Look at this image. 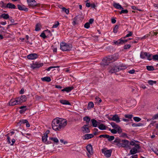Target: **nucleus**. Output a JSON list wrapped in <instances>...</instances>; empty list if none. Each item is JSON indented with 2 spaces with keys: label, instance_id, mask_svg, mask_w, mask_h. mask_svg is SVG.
Wrapping results in <instances>:
<instances>
[{
  "label": "nucleus",
  "instance_id": "nucleus-2",
  "mask_svg": "<svg viewBox=\"0 0 158 158\" xmlns=\"http://www.w3.org/2000/svg\"><path fill=\"white\" fill-rule=\"evenodd\" d=\"M116 60V59H114L113 56H109L103 59L102 65L103 66L108 65L109 63L114 61Z\"/></svg>",
  "mask_w": 158,
  "mask_h": 158
},
{
  "label": "nucleus",
  "instance_id": "nucleus-8",
  "mask_svg": "<svg viewBox=\"0 0 158 158\" xmlns=\"http://www.w3.org/2000/svg\"><path fill=\"white\" fill-rule=\"evenodd\" d=\"M102 152L107 157H109L111 156L112 151L111 150H106V148H104L102 149Z\"/></svg>",
  "mask_w": 158,
  "mask_h": 158
},
{
  "label": "nucleus",
  "instance_id": "nucleus-51",
  "mask_svg": "<svg viewBox=\"0 0 158 158\" xmlns=\"http://www.w3.org/2000/svg\"><path fill=\"white\" fill-rule=\"evenodd\" d=\"M95 99H96V102L98 103H100L102 101L101 99H100L98 97H96L95 98Z\"/></svg>",
  "mask_w": 158,
  "mask_h": 158
},
{
  "label": "nucleus",
  "instance_id": "nucleus-39",
  "mask_svg": "<svg viewBox=\"0 0 158 158\" xmlns=\"http://www.w3.org/2000/svg\"><path fill=\"white\" fill-rule=\"evenodd\" d=\"M152 55L147 53V55L146 57H147V59L149 60H151L152 59Z\"/></svg>",
  "mask_w": 158,
  "mask_h": 158
},
{
  "label": "nucleus",
  "instance_id": "nucleus-16",
  "mask_svg": "<svg viewBox=\"0 0 158 158\" xmlns=\"http://www.w3.org/2000/svg\"><path fill=\"white\" fill-rule=\"evenodd\" d=\"M92 125L94 127H96L98 126L99 122L97 121L96 120L93 119L91 120Z\"/></svg>",
  "mask_w": 158,
  "mask_h": 158
},
{
  "label": "nucleus",
  "instance_id": "nucleus-37",
  "mask_svg": "<svg viewBox=\"0 0 158 158\" xmlns=\"http://www.w3.org/2000/svg\"><path fill=\"white\" fill-rule=\"evenodd\" d=\"M146 68L148 71H152L154 70V67L152 66H146Z\"/></svg>",
  "mask_w": 158,
  "mask_h": 158
},
{
  "label": "nucleus",
  "instance_id": "nucleus-6",
  "mask_svg": "<svg viewBox=\"0 0 158 158\" xmlns=\"http://www.w3.org/2000/svg\"><path fill=\"white\" fill-rule=\"evenodd\" d=\"M86 149L88 152L87 153V156L89 158H90L91 156L93 154L92 146L90 144H88L86 146Z\"/></svg>",
  "mask_w": 158,
  "mask_h": 158
},
{
  "label": "nucleus",
  "instance_id": "nucleus-14",
  "mask_svg": "<svg viewBox=\"0 0 158 158\" xmlns=\"http://www.w3.org/2000/svg\"><path fill=\"white\" fill-rule=\"evenodd\" d=\"M38 57V55L36 53H32L29 54L27 56L28 59L31 60H34Z\"/></svg>",
  "mask_w": 158,
  "mask_h": 158
},
{
  "label": "nucleus",
  "instance_id": "nucleus-9",
  "mask_svg": "<svg viewBox=\"0 0 158 158\" xmlns=\"http://www.w3.org/2000/svg\"><path fill=\"white\" fill-rule=\"evenodd\" d=\"M28 6L29 7L34 8L37 6V3L35 0H27Z\"/></svg>",
  "mask_w": 158,
  "mask_h": 158
},
{
  "label": "nucleus",
  "instance_id": "nucleus-63",
  "mask_svg": "<svg viewBox=\"0 0 158 158\" xmlns=\"http://www.w3.org/2000/svg\"><path fill=\"white\" fill-rule=\"evenodd\" d=\"M111 132L113 134H116L117 133V131L116 129H112L111 130Z\"/></svg>",
  "mask_w": 158,
  "mask_h": 158
},
{
  "label": "nucleus",
  "instance_id": "nucleus-34",
  "mask_svg": "<svg viewBox=\"0 0 158 158\" xmlns=\"http://www.w3.org/2000/svg\"><path fill=\"white\" fill-rule=\"evenodd\" d=\"M9 16L8 14H2L0 16V18L2 17L4 19H7L9 18Z\"/></svg>",
  "mask_w": 158,
  "mask_h": 158
},
{
  "label": "nucleus",
  "instance_id": "nucleus-44",
  "mask_svg": "<svg viewBox=\"0 0 158 158\" xmlns=\"http://www.w3.org/2000/svg\"><path fill=\"white\" fill-rule=\"evenodd\" d=\"M94 106V104L92 102H90L88 104V108H92Z\"/></svg>",
  "mask_w": 158,
  "mask_h": 158
},
{
  "label": "nucleus",
  "instance_id": "nucleus-3",
  "mask_svg": "<svg viewBox=\"0 0 158 158\" xmlns=\"http://www.w3.org/2000/svg\"><path fill=\"white\" fill-rule=\"evenodd\" d=\"M60 49L63 51H70L72 48V45L64 42H62L60 44Z\"/></svg>",
  "mask_w": 158,
  "mask_h": 158
},
{
  "label": "nucleus",
  "instance_id": "nucleus-19",
  "mask_svg": "<svg viewBox=\"0 0 158 158\" xmlns=\"http://www.w3.org/2000/svg\"><path fill=\"white\" fill-rule=\"evenodd\" d=\"M14 133L15 132L14 131H11L6 135V136L7 137V140L8 143L10 144L11 143L10 141V138L9 137V136H11L13 135Z\"/></svg>",
  "mask_w": 158,
  "mask_h": 158
},
{
  "label": "nucleus",
  "instance_id": "nucleus-46",
  "mask_svg": "<svg viewBox=\"0 0 158 158\" xmlns=\"http://www.w3.org/2000/svg\"><path fill=\"white\" fill-rule=\"evenodd\" d=\"M152 59L154 60L158 61V55L156 54L152 56Z\"/></svg>",
  "mask_w": 158,
  "mask_h": 158
},
{
  "label": "nucleus",
  "instance_id": "nucleus-54",
  "mask_svg": "<svg viewBox=\"0 0 158 158\" xmlns=\"http://www.w3.org/2000/svg\"><path fill=\"white\" fill-rule=\"evenodd\" d=\"M59 67V66H51V67H49L46 70H47L48 71H50L51 69H53L54 68H58Z\"/></svg>",
  "mask_w": 158,
  "mask_h": 158
},
{
  "label": "nucleus",
  "instance_id": "nucleus-4",
  "mask_svg": "<svg viewBox=\"0 0 158 158\" xmlns=\"http://www.w3.org/2000/svg\"><path fill=\"white\" fill-rule=\"evenodd\" d=\"M118 69V68L117 65H113L110 66L108 68L109 72L110 73H113L119 71Z\"/></svg>",
  "mask_w": 158,
  "mask_h": 158
},
{
  "label": "nucleus",
  "instance_id": "nucleus-5",
  "mask_svg": "<svg viewBox=\"0 0 158 158\" xmlns=\"http://www.w3.org/2000/svg\"><path fill=\"white\" fill-rule=\"evenodd\" d=\"M121 144V147L129 149L131 148V147L129 146V141L128 140H122Z\"/></svg>",
  "mask_w": 158,
  "mask_h": 158
},
{
  "label": "nucleus",
  "instance_id": "nucleus-64",
  "mask_svg": "<svg viewBox=\"0 0 158 158\" xmlns=\"http://www.w3.org/2000/svg\"><path fill=\"white\" fill-rule=\"evenodd\" d=\"M141 123H139L138 124H137L136 123H133L132 124V126L133 127H137V126H141Z\"/></svg>",
  "mask_w": 158,
  "mask_h": 158
},
{
  "label": "nucleus",
  "instance_id": "nucleus-18",
  "mask_svg": "<svg viewBox=\"0 0 158 158\" xmlns=\"http://www.w3.org/2000/svg\"><path fill=\"white\" fill-rule=\"evenodd\" d=\"M18 8L20 10H23L27 11L28 10V8L24 6H22L18 5H17Z\"/></svg>",
  "mask_w": 158,
  "mask_h": 158
},
{
  "label": "nucleus",
  "instance_id": "nucleus-57",
  "mask_svg": "<svg viewBox=\"0 0 158 158\" xmlns=\"http://www.w3.org/2000/svg\"><path fill=\"white\" fill-rule=\"evenodd\" d=\"M131 46L130 44L125 45L124 46V48L125 49L130 48Z\"/></svg>",
  "mask_w": 158,
  "mask_h": 158
},
{
  "label": "nucleus",
  "instance_id": "nucleus-22",
  "mask_svg": "<svg viewBox=\"0 0 158 158\" xmlns=\"http://www.w3.org/2000/svg\"><path fill=\"white\" fill-rule=\"evenodd\" d=\"M117 66L118 68H119V69H118L119 71L120 70H124L127 68L126 66L123 64H121L119 65H117Z\"/></svg>",
  "mask_w": 158,
  "mask_h": 158
},
{
  "label": "nucleus",
  "instance_id": "nucleus-48",
  "mask_svg": "<svg viewBox=\"0 0 158 158\" xmlns=\"http://www.w3.org/2000/svg\"><path fill=\"white\" fill-rule=\"evenodd\" d=\"M125 118L129 119H131L133 117V115L132 114H127L124 115Z\"/></svg>",
  "mask_w": 158,
  "mask_h": 158
},
{
  "label": "nucleus",
  "instance_id": "nucleus-62",
  "mask_svg": "<svg viewBox=\"0 0 158 158\" xmlns=\"http://www.w3.org/2000/svg\"><path fill=\"white\" fill-rule=\"evenodd\" d=\"M152 150L155 154L158 156V150L156 149L154 150L153 148H152Z\"/></svg>",
  "mask_w": 158,
  "mask_h": 158
},
{
  "label": "nucleus",
  "instance_id": "nucleus-49",
  "mask_svg": "<svg viewBox=\"0 0 158 158\" xmlns=\"http://www.w3.org/2000/svg\"><path fill=\"white\" fill-rule=\"evenodd\" d=\"M59 25V23L58 22H56L55 24L53 25L52 28H56L58 27V26Z\"/></svg>",
  "mask_w": 158,
  "mask_h": 158
},
{
  "label": "nucleus",
  "instance_id": "nucleus-50",
  "mask_svg": "<svg viewBox=\"0 0 158 158\" xmlns=\"http://www.w3.org/2000/svg\"><path fill=\"white\" fill-rule=\"evenodd\" d=\"M120 11V14L122 13L127 14L128 13V11L127 10H122Z\"/></svg>",
  "mask_w": 158,
  "mask_h": 158
},
{
  "label": "nucleus",
  "instance_id": "nucleus-61",
  "mask_svg": "<svg viewBox=\"0 0 158 158\" xmlns=\"http://www.w3.org/2000/svg\"><path fill=\"white\" fill-rule=\"evenodd\" d=\"M134 146L135 147L134 148H135L136 149H137H137H139L140 148V146L139 144H135Z\"/></svg>",
  "mask_w": 158,
  "mask_h": 158
},
{
  "label": "nucleus",
  "instance_id": "nucleus-36",
  "mask_svg": "<svg viewBox=\"0 0 158 158\" xmlns=\"http://www.w3.org/2000/svg\"><path fill=\"white\" fill-rule=\"evenodd\" d=\"M27 120L26 119H22L20 120L19 122L18 123V125H21L22 123H26L27 122Z\"/></svg>",
  "mask_w": 158,
  "mask_h": 158
},
{
  "label": "nucleus",
  "instance_id": "nucleus-10",
  "mask_svg": "<svg viewBox=\"0 0 158 158\" xmlns=\"http://www.w3.org/2000/svg\"><path fill=\"white\" fill-rule=\"evenodd\" d=\"M16 99L18 104H20L26 100V97L24 95H22L20 97L16 98Z\"/></svg>",
  "mask_w": 158,
  "mask_h": 158
},
{
  "label": "nucleus",
  "instance_id": "nucleus-38",
  "mask_svg": "<svg viewBox=\"0 0 158 158\" xmlns=\"http://www.w3.org/2000/svg\"><path fill=\"white\" fill-rule=\"evenodd\" d=\"M107 136H108L107 138L108 139V140L109 141L113 140L114 139V137L113 136H110L108 135H107Z\"/></svg>",
  "mask_w": 158,
  "mask_h": 158
},
{
  "label": "nucleus",
  "instance_id": "nucleus-33",
  "mask_svg": "<svg viewBox=\"0 0 158 158\" xmlns=\"http://www.w3.org/2000/svg\"><path fill=\"white\" fill-rule=\"evenodd\" d=\"M147 55V52H141L140 54V57L142 59H144Z\"/></svg>",
  "mask_w": 158,
  "mask_h": 158
},
{
  "label": "nucleus",
  "instance_id": "nucleus-56",
  "mask_svg": "<svg viewBox=\"0 0 158 158\" xmlns=\"http://www.w3.org/2000/svg\"><path fill=\"white\" fill-rule=\"evenodd\" d=\"M157 34V32H155L153 31H151L150 32V34L152 36H154V35H156Z\"/></svg>",
  "mask_w": 158,
  "mask_h": 158
},
{
  "label": "nucleus",
  "instance_id": "nucleus-43",
  "mask_svg": "<svg viewBox=\"0 0 158 158\" xmlns=\"http://www.w3.org/2000/svg\"><path fill=\"white\" fill-rule=\"evenodd\" d=\"M129 33L127 34L125 36L123 37L124 39H125L127 37H129L131 36L133 34V33L131 31H128Z\"/></svg>",
  "mask_w": 158,
  "mask_h": 158
},
{
  "label": "nucleus",
  "instance_id": "nucleus-25",
  "mask_svg": "<svg viewBox=\"0 0 158 158\" xmlns=\"http://www.w3.org/2000/svg\"><path fill=\"white\" fill-rule=\"evenodd\" d=\"M98 127L101 130H105L106 129V127L104 124H100V123L98 125Z\"/></svg>",
  "mask_w": 158,
  "mask_h": 158
},
{
  "label": "nucleus",
  "instance_id": "nucleus-15",
  "mask_svg": "<svg viewBox=\"0 0 158 158\" xmlns=\"http://www.w3.org/2000/svg\"><path fill=\"white\" fill-rule=\"evenodd\" d=\"M94 137V135L93 134H86L84 135V138L83 139L84 140H88L91 139Z\"/></svg>",
  "mask_w": 158,
  "mask_h": 158
},
{
  "label": "nucleus",
  "instance_id": "nucleus-40",
  "mask_svg": "<svg viewBox=\"0 0 158 158\" xmlns=\"http://www.w3.org/2000/svg\"><path fill=\"white\" fill-rule=\"evenodd\" d=\"M110 124L112 127L114 129H117V128H118V125L116 124L114 122H111L110 123Z\"/></svg>",
  "mask_w": 158,
  "mask_h": 158
},
{
  "label": "nucleus",
  "instance_id": "nucleus-52",
  "mask_svg": "<svg viewBox=\"0 0 158 158\" xmlns=\"http://www.w3.org/2000/svg\"><path fill=\"white\" fill-rule=\"evenodd\" d=\"M152 120L158 119V114L154 115L151 119Z\"/></svg>",
  "mask_w": 158,
  "mask_h": 158
},
{
  "label": "nucleus",
  "instance_id": "nucleus-7",
  "mask_svg": "<svg viewBox=\"0 0 158 158\" xmlns=\"http://www.w3.org/2000/svg\"><path fill=\"white\" fill-rule=\"evenodd\" d=\"M31 68L33 69H34L39 68L43 65V63H39V62H36L31 64Z\"/></svg>",
  "mask_w": 158,
  "mask_h": 158
},
{
  "label": "nucleus",
  "instance_id": "nucleus-12",
  "mask_svg": "<svg viewBox=\"0 0 158 158\" xmlns=\"http://www.w3.org/2000/svg\"><path fill=\"white\" fill-rule=\"evenodd\" d=\"M122 142V140L118 138H117L115 139L113 141V144H116L117 146L119 147H121V143Z\"/></svg>",
  "mask_w": 158,
  "mask_h": 158
},
{
  "label": "nucleus",
  "instance_id": "nucleus-27",
  "mask_svg": "<svg viewBox=\"0 0 158 158\" xmlns=\"http://www.w3.org/2000/svg\"><path fill=\"white\" fill-rule=\"evenodd\" d=\"M113 6L116 9H123V8L118 3H114L113 4Z\"/></svg>",
  "mask_w": 158,
  "mask_h": 158
},
{
  "label": "nucleus",
  "instance_id": "nucleus-24",
  "mask_svg": "<svg viewBox=\"0 0 158 158\" xmlns=\"http://www.w3.org/2000/svg\"><path fill=\"white\" fill-rule=\"evenodd\" d=\"M60 102L63 105H71L70 103L68 101L65 100H60Z\"/></svg>",
  "mask_w": 158,
  "mask_h": 158
},
{
  "label": "nucleus",
  "instance_id": "nucleus-35",
  "mask_svg": "<svg viewBox=\"0 0 158 158\" xmlns=\"http://www.w3.org/2000/svg\"><path fill=\"white\" fill-rule=\"evenodd\" d=\"M49 139L53 141L54 142L57 143L59 142L58 139L55 137H50Z\"/></svg>",
  "mask_w": 158,
  "mask_h": 158
},
{
  "label": "nucleus",
  "instance_id": "nucleus-20",
  "mask_svg": "<svg viewBox=\"0 0 158 158\" xmlns=\"http://www.w3.org/2000/svg\"><path fill=\"white\" fill-rule=\"evenodd\" d=\"M74 88L73 86L66 87L62 90V91H66L67 92H70Z\"/></svg>",
  "mask_w": 158,
  "mask_h": 158
},
{
  "label": "nucleus",
  "instance_id": "nucleus-26",
  "mask_svg": "<svg viewBox=\"0 0 158 158\" xmlns=\"http://www.w3.org/2000/svg\"><path fill=\"white\" fill-rule=\"evenodd\" d=\"M41 80L44 81L50 82L51 81V79L49 77H46L41 78Z\"/></svg>",
  "mask_w": 158,
  "mask_h": 158
},
{
  "label": "nucleus",
  "instance_id": "nucleus-58",
  "mask_svg": "<svg viewBox=\"0 0 158 158\" xmlns=\"http://www.w3.org/2000/svg\"><path fill=\"white\" fill-rule=\"evenodd\" d=\"M90 27L89 23H86L84 25V27L86 28H89Z\"/></svg>",
  "mask_w": 158,
  "mask_h": 158
},
{
  "label": "nucleus",
  "instance_id": "nucleus-23",
  "mask_svg": "<svg viewBox=\"0 0 158 158\" xmlns=\"http://www.w3.org/2000/svg\"><path fill=\"white\" fill-rule=\"evenodd\" d=\"M135 148H132L130 150V153L128 154L129 155H134L137 152V150Z\"/></svg>",
  "mask_w": 158,
  "mask_h": 158
},
{
  "label": "nucleus",
  "instance_id": "nucleus-17",
  "mask_svg": "<svg viewBox=\"0 0 158 158\" xmlns=\"http://www.w3.org/2000/svg\"><path fill=\"white\" fill-rule=\"evenodd\" d=\"M9 104L10 106H14L18 104L16 98L15 99H11L9 102Z\"/></svg>",
  "mask_w": 158,
  "mask_h": 158
},
{
  "label": "nucleus",
  "instance_id": "nucleus-1",
  "mask_svg": "<svg viewBox=\"0 0 158 158\" xmlns=\"http://www.w3.org/2000/svg\"><path fill=\"white\" fill-rule=\"evenodd\" d=\"M67 124V121L65 119L58 118L54 119L52 123V129L55 131L63 130Z\"/></svg>",
  "mask_w": 158,
  "mask_h": 158
},
{
  "label": "nucleus",
  "instance_id": "nucleus-53",
  "mask_svg": "<svg viewBox=\"0 0 158 158\" xmlns=\"http://www.w3.org/2000/svg\"><path fill=\"white\" fill-rule=\"evenodd\" d=\"M133 119L135 121L137 122L140 121L141 120L140 118L138 117H134L133 118Z\"/></svg>",
  "mask_w": 158,
  "mask_h": 158
},
{
  "label": "nucleus",
  "instance_id": "nucleus-59",
  "mask_svg": "<svg viewBox=\"0 0 158 158\" xmlns=\"http://www.w3.org/2000/svg\"><path fill=\"white\" fill-rule=\"evenodd\" d=\"M94 135H96L98 134V130L97 128H94Z\"/></svg>",
  "mask_w": 158,
  "mask_h": 158
},
{
  "label": "nucleus",
  "instance_id": "nucleus-55",
  "mask_svg": "<svg viewBox=\"0 0 158 158\" xmlns=\"http://www.w3.org/2000/svg\"><path fill=\"white\" fill-rule=\"evenodd\" d=\"M116 129L117 131V132L118 133H120L122 132V130L121 129L120 127L118 126V128Z\"/></svg>",
  "mask_w": 158,
  "mask_h": 158
},
{
  "label": "nucleus",
  "instance_id": "nucleus-21",
  "mask_svg": "<svg viewBox=\"0 0 158 158\" xmlns=\"http://www.w3.org/2000/svg\"><path fill=\"white\" fill-rule=\"evenodd\" d=\"M5 7L10 9H15L16 6L14 4L11 3H9L7 4Z\"/></svg>",
  "mask_w": 158,
  "mask_h": 158
},
{
  "label": "nucleus",
  "instance_id": "nucleus-11",
  "mask_svg": "<svg viewBox=\"0 0 158 158\" xmlns=\"http://www.w3.org/2000/svg\"><path fill=\"white\" fill-rule=\"evenodd\" d=\"M112 118H109V119L110 120L115 121L116 123H119L120 122V118L117 114H115L112 115Z\"/></svg>",
  "mask_w": 158,
  "mask_h": 158
},
{
  "label": "nucleus",
  "instance_id": "nucleus-41",
  "mask_svg": "<svg viewBox=\"0 0 158 158\" xmlns=\"http://www.w3.org/2000/svg\"><path fill=\"white\" fill-rule=\"evenodd\" d=\"M148 83L150 85H153L154 84H156V81H154L152 80H149L148 81Z\"/></svg>",
  "mask_w": 158,
  "mask_h": 158
},
{
  "label": "nucleus",
  "instance_id": "nucleus-32",
  "mask_svg": "<svg viewBox=\"0 0 158 158\" xmlns=\"http://www.w3.org/2000/svg\"><path fill=\"white\" fill-rule=\"evenodd\" d=\"M41 25L40 23H37L35 26V30L36 31H38L40 30Z\"/></svg>",
  "mask_w": 158,
  "mask_h": 158
},
{
  "label": "nucleus",
  "instance_id": "nucleus-28",
  "mask_svg": "<svg viewBox=\"0 0 158 158\" xmlns=\"http://www.w3.org/2000/svg\"><path fill=\"white\" fill-rule=\"evenodd\" d=\"M48 135L47 134L45 133L44 134V135L42 136V140L44 143H46L47 141V138Z\"/></svg>",
  "mask_w": 158,
  "mask_h": 158
},
{
  "label": "nucleus",
  "instance_id": "nucleus-42",
  "mask_svg": "<svg viewBox=\"0 0 158 158\" xmlns=\"http://www.w3.org/2000/svg\"><path fill=\"white\" fill-rule=\"evenodd\" d=\"M118 26L117 25H116L113 29V32L114 33H116L118 31Z\"/></svg>",
  "mask_w": 158,
  "mask_h": 158
},
{
  "label": "nucleus",
  "instance_id": "nucleus-60",
  "mask_svg": "<svg viewBox=\"0 0 158 158\" xmlns=\"http://www.w3.org/2000/svg\"><path fill=\"white\" fill-rule=\"evenodd\" d=\"M107 135H99V138H101L102 137H103L104 138H107L108 137Z\"/></svg>",
  "mask_w": 158,
  "mask_h": 158
},
{
  "label": "nucleus",
  "instance_id": "nucleus-29",
  "mask_svg": "<svg viewBox=\"0 0 158 158\" xmlns=\"http://www.w3.org/2000/svg\"><path fill=\"white\" fill-rule=\"evenodd\" d=\"M119 45L123 44L127 42V40H124L122 38L118 40Z\"/></svg>",
  "mask_w": 158,
  "mask_h": 158
},
{
  "label": "nucleus",
  "instance_id": "nucleus-45",
  "mask_svg": "<svg viewBox=\"0 0 158 158\" xmlns=\"http://www.w3.org/2000/svg\"><path fill=\"white\" fill-rule=\"evenodd\" d=\"M62 11L64 12L67 14H68L69 13V10L68 9L63 7L62 8Z\"/></svg>",
  "mask_w": 158,
  "mask_h": 158
},
{
  "label": "nucleus",
  "instance_id": "nucleus-31",
  "mask_svg": "<svg viewBox=\"0 0 158 158\" xmlns=\"http://www.w3.org/2000/svg\"><path fill=\"white\" fill-rule=\"evenodd\" d=\"M83 120L84 121H86V123L88 124L90 120V118L88 116H85L83 118Z\"/></svg>",
  "mask_w": 158,
  "mask_h": 158
},
{
  "label": "nucleus",
  "instance_id": "nucleus-13",
  "mask_svg": "<svg viewBox=\"0 0 158 158\" xmlns=\"http://www.w3.org/2000/svg\"><path fill=\"white\" fill-rule=\"evenodd\" d=\"M88 126V125H84L82 127V130L84 133H89L90 132V130L89 127H87Z\"/></svg>",
  "mask_w": 158,
  "mask_h": 158
},
{
  "label": "nucleus",
  "instance_id": "nucleus-47",
  "mask_svg": "<svg viewBox=\"0 0 158 158\" xmlns=\"http://www.w3.org/2000/svg\"><path fill=\"white\" fill-rule=\"evenodd\" d=\"M40 36L42 37L43 39H45L46 38L47 36H46V34L44 32L41 33L40 35Z\"/></svg>",
  "mask_w": 158,
  "mask_h": 158
},
{
  "label": "nucleus",
  "instance_id": "nucleus-30",
  "mask_svg": "<svg viewBox=\"0 0 158 158\" xmlns=\"http://www.w3.org/2000/svg\"><path fill=\"white\" fill-rule=\"evenodd\" d=\"M44 32H45L46 34L47 35V36L48 37L51 36H52V34L50 30H49L48 29L45 30L44 31Z\"/></svg>",
  "mask_w": 158,
  "mask_h": 158
}]
</instances>
